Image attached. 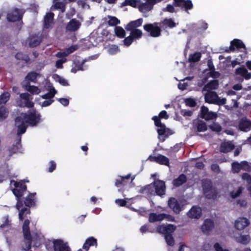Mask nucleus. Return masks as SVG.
Wrapping results in <instances>:
<instances>
[{"mask_svg":"<svg viewBox=\"0 0 251 251\" xmlns=\"http://www.w3.org/2000/svg\"><path fill=\"white\" fill-rule=\"evenodd\" d=\"M8 111L3 106H0V120H3L6 118L8 115Z\"/></svg>","mask_w":251,"mask_h":251,"instance_id":"09e8293b","label":"nucleus"},{"mask_svg":"<svg viewBox=\"0 0 251 251\" xmlns=\"http://www.w3.org/2000/svg\"><path fill=\"white\" fill-rule=\"evenodd\" d=\"M152 119L154 122L155 125L158 127L157 131L158 134V138L160 141L163 142L169 135V129L166 128L165 125L161 123L158 117L154 116Z\"/></svg>","mask_w":251,"mask_h":251,"instance_id":"20e7f679","label":"nucleus"},{"mask_svg":"<svg viewBox=\"0 0 251 251\" xmlns=\"http://www.w3.org/2000/svg\"><path fill=\"white\" fill-rule=\"evenodd\" d=\"M218 82L216 80H213L208 82L202 89V92L204 93L207 92H213V90L218 88Z\"/></svg>","mask_w":251,"mask_h":251,"instance_id":"412c9836","label":"nucleus"},{"mask_svg":"<svg viewBox=\"0 0 251 251\" xmlns=\"http://www.w3.org/2000/svg\"><path fill=\"white\" fill-rule=\"evenodd\" d=\"M97 244V240L93 237L88 238L85 241L83 246V249L87 251L89 247L91 246H94Z\"/></svg>","mask_w":251,"mask_h":251,"instance_id":"2f4dec72","label":"nucleus"},{"mask_svg":"<svg viewBox=\"0 0 251 251\" xmlns=\"http://www.w3.org/2000/svg\"><path fill=\"white\" fill-rule=\"evenodd\" d=\"M239 127L242 131L247 132L251 129V122L247 119H242L239 123Z\"/></svg>","mask_w":251,"mask_h":251,"instance_id":"5701e85b","label":"nucleus"},{"mask_svg":"<svg viewBox=\"0 0 251 251\" xmlns=\"http://www.w3.org/2000/svg\"><path fill=\"white\" fill-rule=\"evenodd\" d=\"M10 94L8 92H4L0 96V106L4 104L9 99Z\"/></svg>","mask_w":251,"mask_h":251,"instance_id":"79ce46f5","label":"nucleus"},{"mask_svg":"<svg viewBox=\"0 0 251 251\" xmlns=\"http://www.w3.org/2000/svg\"><path fill=\"white\" fill-rule=\"evenodd\" d=\"M78 49V46L76 45H72L71 47L67 48L64 51L58 52L56 54L57 56L61 57L63 56H66L73 52L74 51Z\"/></svg>","mask_w":251,"mask_h":251,"instance_id":"a878e982","label":"nucleus"},{"mask_svg":"<svg viewBox=\"0 0 251 251\" xmlns=\"http://www.w3.org/2000/svg\"><path fill=\"white\" fill-rule=\"evenodd\" d=\"M25 11L23 9L15 8L7 15V19L9 21L15 22L22 19V15Z\"/></svg>","mask_w":251,"mask_h":251,"instance_id":"f8f14e48","label":"nucleus"},{"mask_svg":"<svg viewBox=\"0 0 251 251\" xmlns=\"http://www.w3.org/2000/svg\"><path fill=\"white\" fill-rule=\"evenodd\" d=\"M164 219H166L169 221H173L174 218L172 216L167 214H156L154 213H151L149 218V221L151 223L161 221Z\"/></svg>","mask_w":251,"mask_h":251,"instance_id":"1a4fd4ad","label":"nucleus"},{"mask_svg":"<svg viewBox=\"0 0 251 251\" xmlns=\"http://www.w3.org/2000/svg\"><path fill=\"white\" fill-rule=\"evenodd\" d=\"M81 25L79 21L75 19H73L71 20L66 26V29L70 31H75L77 30Z\"/></svg>","mask_w":251,"mask_h":251,"instance_id":"6ab92c4d","label":"nucleus"},{"mask_svg":"<svg viewBox=\"0 0 251 251\" xmlns=\"http://www.w3.org/2000/svg\"><path fill=\"white\" fill-rule=\"evenodd\" d=\"M40 115L35 110H30L28 114L22 113L15 119V126L18 128L17 135L24 134L28 125L35 126L40 121Z\"/></svg>","mask_w":251,"mask_h":251,"instance_id":"f257e3e1","label":"nucleus"},{"mask_svg":"<svg viewBox=\"0 0 251 251\" xmlns=\"http://www.w3.org/2000/svg\"><path fill=\"white\" fill-rule=\"evenodd\" d=\"M53 4L50 8L51 10L60 9L62 12L65 11V3L63 2L58 1V0H53Z\"/></svg>","mask_w":251,"mask_h":251,"instance_id":"7c9ffc66","label":"nucleus"},{"mask_svg":"<svg viewBox=\"0 0 251 251\" xmlns=\"http://www.w3.org/2000/svg\"><path fill=\"white\" fill-rule=\"evenodd\" d=\"M51 247H48V250L50 248L52 249L53 251H72L70 247L67 242L61 239H53L49 242ZM78 251H82L79 249Z\"/></svg>","mask_w":251,"mask_h":251,"instance_id":"7ed1b4c3","label":"nucleus"},{"mask_svg":"<svg viewBox=\"0 0 251 251\" xmlns=\"http://www.w3.org/2000/svg\"><path fill=\"white\" fill-rule=\"evenodd\" d=\"M197 130L199 132H203L207 129L205 123L202 121H199L197 125Z\"/></svg>","mask_w":251,"mask_h":251,"instance_id":"de8ad7c7","label":"nucleus"},{"mask_svg":"<svg viewBox=\"0 0 251 251\" xmlns=\"http://www.w3.org/2000/svg\"><path fill=\"white\" fill-rule=\"evenodd\" d=\"M105 20L107 21L108 25L111 26L116 25L120 23V21L114 16L108 15L105 18Z\"/></svg>","mask_w":251,"mask_h":251,"instance_id":"4c0bfd02","label":"nucleus"},{"mask_svg":"<svg viewBox=\"0 0 251 251\" xmlns=\"http://www.w3.org/2000/svg\"><path fill=\"white\" fill-rule=\"evenodd\" d=\"M41 41V36L39 35H34L29 37L25 42V45L30 47H35L39 45Z\"/></svg>","mask_w":251,"mask_h":251,"instance_id":"4468645a","label":"nucleus"},{"mask_svg":"<svg viewBox=\"0 0 251 251\" xmlns=\"http://www.w3.org/2000/svg\"><path fill=\"white\" fill-rule=\"evenodd\" d=\"M214 248L215 251H229L227 249L218 243H216L214 245Z\"/></svg>","mask_w":251,"mask_h":251,"instance_id":"13d9d810","label":"nucleus"},{"mask_svg":"<svg viewBox=\"0 0 251 251\" xmlns=\"http://www.w3.org/2000/svg\"><path fill=\"white\" fill-rule=\"evenodd\" d=\"M84 62L85 61L83 60L80 64L77 63L76 62H74V66L72 68L71 72L73 73H75L78 70L83 71L84 69L82 65L84 63Z\"/></svg>","mask_w":251,"mask_h":251,"instance_id":"ea45409f","label":"nucleus"},{"mask_svg":"<svg viewBox=\"0 0 251 251\" xmlns=\"http://www.w3.org/2000/svg\"><path fill=\"white\" fill-rule=\"evenodd\" d=\"M20 142L21 139L20 138L17 142L16 145L13 146V147L9 150L10 156H11L12 153L17 152L18 150L21 148Z\"/></svg>","mask_w":251,"mask_h":251,"instance_id":"8fccbe9b","label":"nucleus"},{"mask_svg":"<svg viewBox=\"0 0 251 251\" xmlns=\"http://www.w3.org/2000/svg\"><path fill=\"white\" fill-rule=\"evenodd\" d=\"M210 128L214 131L219 132L221 130V126L217 123H213L209 126Z\"/></svg>","mask_w":251,"mask_h":251,"instance_id":"5fc2aeb1","label":"nucleus"},{"mask_svg":"<svg viewBox=\"0 0 251 251\" xmlns=\"http://www.w3.org/2000/svg\"><path fill=\"white\" fill-rule=\"evenodd\" d=\"M13 182L16 188L13 189L12 191L17 201L16 206L17 209L20 210V207L22 205L20 199L23 195L24 192L26 190V186L24 184L18 183L14 181Z\"/></svg>","mask_w":251,"mask_h":251,"instance_id":"39448f33","label":"nucleus"},{"mask_svg":"<svg viewBox=\"0 0 251 251\" xmlns=\"http://www.w3.org/2000/svg\"><path fill=\"white\" fill-rule=\"evenodd\" d=\"M30 213V210L29 208L26 207L22 209L19 211V218L20 220L22 221L26 216L27 214Z\"/></svg>","mask_w":251,"mask_h":251,"instance_id":"c03bdc74","label":"nucleus"},{"mask_svg":"<svg viewBox=\"0 0 251 251\" xmlns=\"http://www.w3.org/2000/svg\"><path fill=\"white\" fill-rule=\"evenodd\" d=\"M56 81L58 82L60 84L63 86H68L69 83L67 80L65 78L61 77L58 75L56 76Z\"/></svg>","mask_w":251,"mask_h":251,"instance_id":"4d7b16f0","label":"nucleus"},{"mask_svg":"<svg viewBox=\"0 0 251 251\" xmlns=\"http://www.w3.org/2000/svg\"><path fill=\"white\" fill-rule=\"evenodd\" d=\"M165 182L160 180H156L154 181L153 183L146 186L145 191L151 195L156 194L161 196L165 194Z\"/></svg>","mask_w":251,"mask_h":251,"instance_id":"f03ea898","label":"nucleus"},{"mask_svg":"<svg viewBox=\"0 0 251 251\" xmlns=\"http://www.w3.org/2000/svg\"><path fill=\"white\" fill-rule=\"evenodd\" d=\"M35 194V193H31L25 198V203L26 206L30 207L34 204V197Z\"/></svg>","mask_w":251,"mask_h":251,"instance_id":"c9c22d12","label":"nucleus"},{"mask_svg":"<svg viewBox=\"0 0 251 251\" xmlns=\"http://www.w3.org/2000/svg\"><path fill=\"white\" fill-rule=\"evenodd\" d=\"M242 164V169L246 171H251V166L246 161H242L241 162Z\"/></svg>","mask_w":251,"mask_h":251,"instance_id":"052dcab7","label":"nucleus"},{"mask_svg":"<svg viewBox=\"0 0 251 251\" xmlns=\"http://www.w3.org/2000/svg\"><path fill=\"white\" fill-rule=\"evenodd\" d=\"M115 184L117 187L120 186V185H125V183L124 177L119 176L118 178L116 179Z\"/></svg>","mask_w":251,"mask_h":251,"instance_id":"0e129e2a","label":"nucleus"},{"mask_svg":"<svg viewBox=\"0 0 251 251\" xmlns=\"http://www.w3.org/2000/svg\"><path fill=\"white\" fill-rule=\"evenodd\" d=\"M201 117L206 120L215 119L217 118L216 113L209 111L207 107L203 106L201 108Z\"/></svg>","mask_w":251,"mask_h":251,"instance_id":"dca6fc26","label":"nucleus"},{"mask_svg":"<svg viewBox=\"0 0 251 251\" xmlns=\"http://www.w3.org/2000/svg\"><path fill=\"white\" fill-rule=\"evenodd\" d=\"M143 22V20L142 18L137 19V20L130 22L128 23L126 29V30H133L134 29H138L137 28L140 26Z\"/></svg>","mask_w":251,"mask_h":251,"instance_id":"b1692460","label":"nucleus"},{"mask_svg":"<svg viewBox=\"0 0 251 251\" xmlns=\"http://www.w3.org/2000/svg\"><path fill=\"white\" fill-rule=\"evenodd\" d=\"M140 0H125L123 3L122 5H130L133 7L139 6L140 3Z\"/></svg>","mask_w":251,"mask_h":251,"instance_id":"58836bf2","label":"nucleus"},{"mask_svg":"<svg viewBox=\"0 0 251 251\" xmlns=\"http://www.w3.org/2000/svg\"><path fill=\"white\" fill-rule=\"evenodd\" d=\"M148 159L151 161H154L162 165H164L168 166H169V159L167 157L161 154H159L157 156L150 155L148 157Z\"/></svg>","mask_w":251,"mask_h":251,"instance_id":"2eb2a0df","label":"nucleus"},{"mask_svg":"<svg viewBox=\"0 0 251 251\" xmlns=\"http://www.w3.org/2000/svg\"><path fill=\"white\" fill-rule=\"evenodd\" d=\"M250 222L246 218H239L235 222V226L238 230H242L247 226Z\"/></svg>","mask_w":251,"mask_h":251,"instance_id":"f3484780","label":"nucleus"},{"mask_svg":"<svg viewBox=\"0 0 251 251\" xmlns=\"http://www.w3.org/2000/svg\"><path fill=\"white\" fill-rule=\"evenodd\" d=\"M30 222L28 220H25L23 225V231L25 239V245H23L24 250H28L31 247V237L29 231V225Z\"/></svg>","mask_w":251,"mask_h":251,"instance_id":"423d86ee","label":"nucleus"},{"mask_svg":"<svg viewBox=\"0 0 251 251\" xmlns=\"http://www.w3.org/2000/svg\"><path fill=\"white\" fill-rule=\"evenodd\" d=\"M130 31V35L133 39H138L141 38L142 36V30L139 29H134L133 30H127Z\"/></svg>","mask_w":251,"mask_h":251,"instance_id":"e433bc0d","label":"nucleus"},{"mask_svg":"<svg viewBox=\"0 0 251 251\" xmlns=\"http://www.w3.org/2000/svg\"><path fill=\"white\" fill-rule=\"evenodd\" d=\"M26 90L33 95H37L41 92V90L37 87L34 86H27Z\"/></svg>","mask_w":251,"mask_h":251,"instance_id":"37998d69","label":"nucleus"},{"mask_svg":"<svg viewBox=\"0 0 251 251\" xmlns=\"http://www.w3.org/2000/svg\"><path fill=\"white\" fill-rule=\"evenodd\" d=\"M186 181V177L184 174L180 175L173 181V184L176 187L179 186Z\"/></svg>","mask_w":251,"mask_h":251,"instance_id":"72a5a7b5","label":"nucleus"},{"mask_svg":"<svg viewBox=\"0 0 251 251\" xmlns=\"http://www.w3.org/2000/svg\"><path fill=\"white\" fill-rule=\"evenodd\" d=\"M153 7L152 4L149 0L147 2L143 3H140L138 6L139 10L144 13H147L150 11Z\"/></svg>","mask_w":251,"mask_h":251,"instance_id":"bb28decb","label":"nucleus"},{"mask_svg":"<svg viewBox=\"0 0 251 251\" xmlns=\"http://www.w3.org/2000/svg\"><path fill=\"white\" fill-rule=\"evenodd\" d=\"M174 4L173 5L168 4L167 6H166V7L162 9V10L163 11H168V12H170V13L175 12L176 11H175V8H174Z\"/></svg>","mask_w":251,"mask_h":251,"instance_id":"69168bd1","label":"nucleus"},{"mask_svg":"<svg viewBox=\"0 0 251 251\" xmlns=\"http://www.w3.org/2000/svg\"><path fill=\"white\" fill-rule=\"evenodd\" d=\"M232 168L234 173H238L242 169L241 163L233 162L232 164Z\"/></svg>","mask_w":251,"mask_h":251,"instance_id":"603ef678","label":"nucleus"},{"mask_svg":"<svg viewBox=\"0 0 251 251\" xmlns=\"http://www.w3.org/2000/svg\"><path fill=\"white\" fill-rule=\"evenodd\" d=\"M236 49L238 50H240L242 49H245V45L240 40L234 39L231 42L230 50L231 51H234Z\"/></svg>","mask_w":251,"mask_h":251,"instance_id":"393cba45","label":"nucleus"},{"mask_svg":"<svg viewBox=\"0 0 251 251\" xmlns=\"http://www.w3.org/2000/svg\"><path fill=\"white\" fill-rule=\"evenodd\" d=\"M176 227L171 224L165 226L162 225L157 228L158 232L164 234L165 235H172L171 234L175 230Z\"/></svg>","mask_w":251,"mask_h":251,"instance_id":"ddd939ff","label":"nucleus"},{"mask_svg":"<svg viewBox=\"0 0 251 251\" xmlns=\"http://www.w3.org/2000/svg\"><path fill=\"white\" fill-rule=\"evenodd\" d=\"M213 221L210 219H206L201 226V230L204 234H207L213 229Z\"/></svg>","mask_w":251,"mask_h":251,"instance_id":"a211bd4d","label":"nucleus"},{"mask_svg":"<svg viewBox=\"0 0 251 251\" xmlns=\"http://www.w3.org/2000/svg\"><path fill=\"white\" fill-rule=\"evenodd\" d=\"M201 57V53L199 52L194 53L189 56V59L191 62L198 61Z\"/></svg>","mask_w":251,"mask_h":251,"instance_id":"a18cd8bd","label":"nucleus"},{"mask_svg":"<svg viewBox=\"0 0 251 251\" xmlns=\"http://www.w3.org/2000/svg\"><path fill=\"white\" fill-rule=\"evenodd\" d=\"M203 190L206 197L208 198L214 199L216 198V195L214 194H213L215 192V190L211 187H210L209 190H208V189H206L203 186Z\"/></svg>","mask_w":251,"mask_h":251,"instance_id":"a19ab883","label":"nucleus"},{"mask_svg":"<svg viewBox=\"0 0 251 251\" xmlns=\"http://www.w3.org/2000/svg\"><path fill=\"white\" fill-rule=\"evenodd\" d=\"M234 147V146L231 142H225L221 144L220 151L224 153L227 152L231 151Z\"/></svg>","mask_w":251,"mask_h":251,"instance_id":"cd10ccee","label":"nucleus"},{"mask_svg":"<svg viewBox=\"0 0 251 251\" xmlns=\"http://www.w3.org/2000/svg\"><path fill=\"white\" fill-rule=\"evenodd\" d=\"M144 29L152 37H157L161 35V28L158 23L145 25Z\"/></svg>","mask_w":251,"mask_h":251,"instance_id":"6e6552de","label":"nucleus"},{"mask_svg":"<svg viewBox=\"0 0 251 251\" xmlns=\"http://www.w3.org/2000/svg\"><path fill=\"white\" fill-rule=\"evenodd\" d=\"M242 179L246 180L248 183L251 184V176L247 173H244L242 175Z\"/></svg>","mask_w":251,"mask_h":251,"instance_id":"774afa93","label":"nucleus"},{"mask_svg":"<svg viewBox=\"0 0 251 251\" xmlns=\"http://www.w3.org/2000/svg\"><path fill=\"white\" fill-rule=\"evenodd\" d=\"M168 204L169 207L176 214H178L183 209V205L181 201L174 198L169 199Z\"/></svg>","mask_w":251,"mask_h":251,"instance_id":"9b49d317","label":"nucleus"},{"mask_svg":"<svg viewBox=\"0 0 251 251\" xmlns=\"http://www.w3.org/2000/svg\"><path fill=\"white\" fill-rule=\"evenodd\" d=\"M38 74L35 72H30L28 74V75L26 76V78L28 80L30 81H34L37 78Z\"/></svg>","mask_w":251,"mask_h":251,"instance_id":"864d4df0","label":"nucleus"},{"mask_svg":"<svg viewBox=\"0 0 251 251\" xmlns=\"http://www.w3.org/2000/svg\"><path fill=\"white\" fill-rule=\"evenodd\" d=\"M133 40L134 39L132 38V37L129 35L124 39V43L126 46H129L131 44Z\"/></svg>","mask_w":251,"mask_h":251,"instance_id":"338daca9","label":"nucleus"},{"mask_svg":"<svg viewBox=\"0 0 251 251\" xmlns=\"http://www.w3.org/2000/svg\"><path fill=\"white\" fill-rule=\"evenodd\" d=\"M236 241L242 244H247L251 241V237L248 235H240L236 237Z\"/></svg>","mask_w":251,"mask_h":251,"instance_id":"f704fd0d","label":"nucleus"},{"mask_svg":"<svg viewBox=\"0 0 251 251\" xmlns=\"http://www.w3.org/2000/svg\"><path fill=\"white\" fill-rule=\"evenodd\" d=\"M108 52L111 55L115 54L119 51L118 47L115 45H112L109 46Z\"/></svg>","mask_w":251,"mask_h":251,"instance_id":"49530a36","label":"nucleus"},{"mask_svg":"<svg viewBox=\"0 0 251 251\" xmlns=\"http://www.w3.org/2000/svg\"><path fill=\"white\" fill-rule=\"evenodd\" d=\"M57 93V91L52 86H50L49 92L41 96L43 99L47 100H52L54 95Z\"/></svg>","mask_w":251,"mask_h":251,"instance_id":"473e14b6","label":"nucleus"},{"mask_svg":"<svg viewBox=\"0 0 251 251\" xmlns=\"http://www.w3.org/2000/svg\"><path fill=\"white\" fill-rule=\"evenodd\" d=\"M242 189L239 187L236 190H234L231 193V196L232 198H235L238 197L242 193Z\"/></svg>","mask_w":251,"mask_h":251,"instance_id":"bf43d9fd","label":"nucleus"},{"mask_svg":"<svg viewBox=\"0 0 251 251\" xmlns=\"http://www.w3.org/2000/svg\"><path fill=\"white\" fill-rule=\"evenodd\" d=\"M54 14L52 13H47L44 18V27L49 28L51 26L53 23Z\"/></svg>","mask_w":251,"mask_h":251,"instance_id":"c85d7f7f","label":"nucleus"},{"mask_svg":"<svg viewBox=\"0 0 251 251\" xmlns=\"http://www.w3.org/2000/svg\"><path fill=\"white\" fill-rule=\"evenodd\" d=\"M235 73L237 75H240L244 76L246 79H249L251 78V73H249L247 70L244 67L236 69Z\"/></svg>","mask_w":251,"mask_h":251,"instance_id":"c756f323","label":"nucleus"},{"mask_svg":"<svg viewBox=\"0 0 251 251\" xmlns=\"http://www.w3.org/2000/svg\"><path fill=\"white\" fill-rule=\"evenodd\" d=\"M30 95L28 93H22L20 95V100L17 101V104L21 107L26 106L32 107L34 103L30 100Z\"/></svg>","mask_w":251,"mask_h":251,"instance_id":"9d476101","label":"nucleus"},{"mask_svg":"<svg viewBox=\"0 0 251 251\" xmlns=\"http://www.w3.org/2000/svg\"><path fill=\"white\" fill-rule=\"evenodd\" d=\"M183 6L186 9H191L193 8V5L190 0H184Z\"/></svg>","mask_w":251,"mask_h":251,"instance_id":"680f3d73","label":"nucleus"},{"mask_svg":"<svg viewBox=\"0 0 251 251\" xmlns=\"http://www.w3.org/2000/svg\"><path fill=\"white\" fill-rule=\"evenodd\" d=\"M10 225V222L7 217H5L3 219V222L1 225H0V227L5 228L7 227H8Z\"/></svg>","mask_w":251,"mask_h":251,"instance_id":"e2e57ef3","label":"nucleus"},{"mask_svg":"<svg viewBox=\"0 0 251 251\" xmlns=\"http://www.w3.org/2000/svg\"><path fill=\"white\" fill-rule=\"evenodd\" d=\"M115 33L116 35L120 38H123L125 36V31L121 27L117 26L115 29Z\"/></svg>","mask_w":251,"mask_h":251,"instance_id":"3c124183","label":"nucleus"},{"mask_svg":"<svg viewBox=\"0 0 251 251\" xmlns=\"http://www.w3.org/2000/svg\"><path fill=\"white\" fill-rule=\"evenodd\" d=\"M206 102L218 105H223L226 103V99H221L215 92H207L203 93Z\"/></svg>","mask_w":251,"mask_h":251,"instance_id":"0eeeda50","label":"nucleus"},{"mask_svg":"<svg viewBox=\"0 0 251 251\" xmlns=\"http://www.w3.org/2000/svg\"><path fill=\"white\" fill-rule=\"evenodd\" d=\"M159 24L163 28L168 27L172 28L176 27L177 25V24L171 18H165L161 22L159 23Z\"/></svg>","mask_w":251,"mask_h":251,"instance_id":"4be33fe9","label":"nucleus"},{"mask_svg":"<svg viewBox=\"0 0 251 251\" xmlns=\"http://www.w3.org/2000/svg\"><path fill=\"white\" fill-rule=\"evenodd\" d=\"M165 239L169 246H173L174 245V240L172 235H165Z\"/></svg>","mask_w":251,"mask_h":251,"instance_id":"6e6d98bb","label":"nucleus"},{"mask_svg":"<svg viewBox=\"0 0 251 251\" xmlns=\"http://www.w3.org/2000/svg\"><path fill=\"white\" fill-rule=\"evenodd\" d=\"M201 214V210L200 207L198 206H193L188 212L187 215L191 218L198 219Z\"/></svg>","mask_w":251,"mask_h":251,"instance_id":"aec40b11","label":"nucleus"}]
</instances>
